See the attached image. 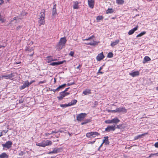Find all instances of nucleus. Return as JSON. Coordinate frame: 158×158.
<instances>
[{
  "instance_id": "obj_27",
  "label": "nucleus",
  "mask_w": 158,
  "mask_h": 158,
  "mask_svg": "<svg viewBox=\"0 0 158 158\" xmlns=\"http://www.w3.org/2000/svg\"><path fill=\"white\" fill-rule=\"evenodd\" d=\"M8 156L5 152H3L0 155V158H8Z\"/></svg>"
},
{
  "instance_id": "obj_49",
  "label": "nucleus",
  "mask_w": 158,
  "mask_h": 158,
  "mask_svg": "<svg viewBox=\"0 0 158 158\" xmlns=\"http://www.w3.org/2000/svg\"><path fill=\"white\" fill-rule=\"evenodd\" d=\"M22 27V26H18L17 27V30H19V29H20V28Z\"/></svg>"
},
{
  "instance_id": "obj_53",
  "label": "nucleus",
  "mask_w": 158,
  "mask_h": 158,
  "mask_svg": "<svg viewBox=\"0 0 158 158\" xmlns=\"http://www.w3.org/2000/svg\"><path fill=\"white\" fill-rule=\"evenodd\" d=\"M4 2L3 0H0V5H1Z\"/></svg>"
},
{
  "instance_id": "obj_2",
  "label": "nucleus",
  "mask_w": 158,
  "mask_h": 158,
  "mask_svg": "<svg viewBox=\"0 0 158 158\" xmlns=\"http://www.w3.org/2000/svg\"><path fill=\"white\" fill-rule=\"evenodd\" d=\"M45 14L44 10L42 11L40 13V16L39 19L38 24L39 26L42 25H44L45 23L44 18Z\"/></svg>"
},
{
  "instance_id": "obj_26",
  "label": "nucleus",
  "mask_w": 158,
  "mask_h": 158,
  "mask_svg": "<svg viewBox=\"0 0 158 158\" xmlns=\"http://www.w3.org/2000/svg\"><path fill=\"white\" fill-rule=\"evenodd\" d=\"M119 42V40H116L114 42H112L111 43L110 45L112 47H113L114 46L118 44Z\"/></svg>"
},
{
  "instance_id": "obj_36",
  "label": "nucleus",
  "mask_w": 158,
  "mask_h": 158,
  "mask_svg": "<svg viewBox=\"0 0 158 158\" xmlns=\"http://www.w3.org/2000/svg\"><path fill=\"white\" fill-rule=\"evenodd\" d=\"M103 18L102 16H98L97 17L96 19L97 21H99L102 20Z\"/></svg>"
},
{
  "instance_id": "obj_15",
  "label": "nucleus",
  "mask_w": 158,
  "mask_h": 158,
  "mask_svg": "<svg viewBox=\"0 0 158 158\" xmlns=\"http://www.w3.org/2000/svg\"><path fill=\"white\" fill-rule=\"evenodd\" d=\"M117 109L118 113H126L127 112V110L124 107H117Z\"/></svg>"
},
{
  "instance_id": "obj_12",
  "label": "nucleus",
  "mask_w": 158,
  "mask_h": 158,
  "mask_svg": "<svg viewBox=\"0 0 158 158\" xmlns=\"http://www.w3.org/2000/svg\"><path fill=\"white\" fill-rule=\"evenodd\" d=\"M66 84H63L59 86L56 89H50V91H53L54 92H55L56 91H58L59 90L62 89L64 88L66 86Z\"/></svg>"
},
{
  "instance_id": "obj_63",
  "label": "nucleus",
  "mask_w": 158,
  "mask_h": 158,
  "mask_svg": "<svg viewBox=\"0 0 158 158\" xmlns=\"http://www.w3.org/2000/svg\"><path fill=\"white\" fill-rule=\"evenodd\" d=\"M4 47V46H0V48H1V47Z\"/></svg>"
},
{
  "instance_id": "obj_51",
  "label": "nucleus",
  "mask_w": 158,
  "mask_h": 158,
  "mask_svg": "<svg viewBox=\"0 0 158 158\" xmlns=\"http://www.w3.org/2000/svg\"><path fill=\"white\" fill-rule=\"evenodd\" d=\"M69 89V87L66 88L64 90V91H63L65 92H67L66 91H67Z\"/></svg>"
},
{
  "instance_id": "obj_30",
  "label": "nucleus",
  "mask_w": 158,
  "mask_h": 158,
  "mask_svg": "<svg viewBox=\"0 0 158 158\" xmlns=\"http://www.w3.org/2000/svg\"><path fill=\"white\" fill-rule=\"evenodd\" d=\"M95 38V35H92L91 36H90V37H88V38H87V39H83L82 40H83V41H85V40H86V41L90 40L92 39H93V38Z\"/></svg>"
},
{
  "instance_id": "obj_47",
  "label": "nucleus",
  "mask_w": 158,
  "mask_h": 158,
  "mask_svg": "<svg viewBox=\"0 0 158 158\" xmlns=\"http://www.w3.org/2000/svg\"><path fill=\"white\" fill-rule=\"evenodd\" d=\"M82 65L81 64H79L77 68L76 69H79V70H80V68L81 67Z\"/></svg>"
},
{
  "instance_id": "obj_57",
  "label": "nucleus",
  "mask_w": 158,
  "mask_h": 158,
  "mask_svg": "<svg viewBox=\"0 0 158 158\" xmlns=\"http://www.w3.org/2000/svg\"><path fill=\"white\" fill-rule=\"evenodd\" d=\"M60 131H58V132H52L51 134L52 133H55V134H56V133H58Z\"/></svg>"
},
{
  "instance_id": "obj_20",
  "label": "nucleus",
  "mask_w": 158,
  "mask_h": 158,
  "mask_svg": "<svg viewBox=\"0 0 158 158\" xmlns=\"http://www.w3.org/2000/svg\"><path fill=\"white\" fill-rule=\"evenodd\" d=\"M82 93L85 95L90 94L91 93V90L89 89H86L83 91Z\"/></svg>"
},
{
  "instance_id": "obj_7",
  "label": "nucleus",
  "mask_w": 158,
  "mask_h": 158,
  "mask_svg": "<svg viewBox=\"0 0 158 158\" xmlns=\"http://www.w3.org/2000/svg\"><path fill=\"white\" fill-rule=\"evenodd\" d=\"M86 115L85 113H81L79 114L77 117V120L80 121L83 120Z\"/></svg>"
},
{
  "instance_id": "obj_22",
  "label": "nucleus",
  "mask_w": 158,
  "mask_h": 158,
  "mask_svg": "<svg viewBox=\"0 0 158 158\" xmlns=\"http://www.w3.org/2000/svg\"><path fill=\"white\" fill-rule=\"evenodd\" d=\"M104 139L102 144L105 143L106 145H109L110 142L109 141L108 137V136H105L104 137Z\"/></svg>"
},
{
  "instance_id": "obj_58",
  "label": "nucleus",
  "mask_w": 158,
  "mask_h": 158,
  "mask_svg": "<svg viewBox=\"0 0 158 158\" xmlns=\"http://www.w3.org/2000/svg\"><path fill=\"white\" fill-rule=\"evenodd\" d=\"M3 134V132H1L0 133V137L2 136V135Z\"/></svg>"
},
{
  "instance_id": "obj_42",
  "label": "nucleus",
  "mask_w": 158,
  "mask_h": 158,
  "mask_svg": "<svg viewBox=\"0 0 158 158\" xmlns=\"http://www.w3.org/2000/svg\"><path fill=\"white\" fill-rule=\"evenodd\" d=\"M103 69V68H102V67H101L98 71V73H100V74H103V72H101V70L102 69Z\"/></svg>"
},
{
  "instance_id": "obj_19",
  "label": "nucleus",
  "mask_w": 158,
  "mask_h": 158,
  "mask_svg": "<svg viewBox=\"0 0 158 158\" xmlns=\"http://www.w3.org/2000/svg\"><path fill=\"white\" fill-rule=\"evenodd\" d=\"M138 28V26H137L135 27L134 28L130 30L128 32V34L129 35H132L134 33L135 31L137 30Z\"/></svg>"
},
{
  "instance_id": "obj_32",
  "label": "nucleus",
  "mask_w": 158,
  "mask_h": 158,
  "mask_svg": "<svg viewBox=\"0 0 158 158\" xmlns=\"http://www.w3.org/2000/svg\"><path fill=\"white\" fill-rule=\"evenodd\" d=\"M78 3L77 2H75L74 3V4L73 6V8L74 9H77L79 8V6L78 5Z\"/></svg>"
},
{
  "instance_id": "obj_18",
  "label": "nucleus",
  "mask_w": 158,
  "mask_h": 158,
  "mask_svg": "<svg viewBox=\"0 0 158 158\" xmlns=\"http://www.w3.org/2000/svg\"><path fill=\"white\" fill-rule=\"evenodd\" d=\"M65 62H66V61L65 60H64L63 61H61L53 62H52V63H51V64H50V65H52V66L58 65L62 64Z\"/></svg>"
},
{
  "instance_id": "obj_40",
  "label": "nucleus",
  "mask_w": 158,
  "mask_h": 158,
  "mask_svg": "<svg viewBox=\"0 0 158 158\" xmlns=\"http://www.w3.org/2000/svg\"><path fill=\"white\" fill-rule=\"evenodd\" d=\"M105 122L107 124H111L112 123V119L111 120H107L105 121Z\"/></svg>"
},
{
  "instance_id": "obj_59",
  "label": "nucleus",
  "mask_w": 158,
  "mask_h": 158,
  "mask_svg": "<svg viewBox=\"0 0 158 158\" xmlns=\"http://www.w3.org/2000/svg\"><path fill=\"white\" fill-rule=\"evenodd\" d=\"M54 80V83H55L56 82V79L55 78L53 79Z\"/></svg>"
},
{
  "instance_id": "obj_44",
  "label": "nucleus",
  "mask_w": 158,
  "mask_h": 158,
  "mask_svg": "<svg viewBox=\"0 0 158 158\" xmlns=\"http://www.w3.org/2000/svg\"><path fill=\"white\" fill-rule=\"evenodd\" d=\"M103 144H102V143L100 145L99 147L98 148V151L100 152H101L102 151L101 150L100 148H101V147L102 146Z\"/></svg>"
},
{
  "instance_id": "obj_21",
  "label": "nucleus",
  "mask_w": 158,
  "mask_h": 158,
  "mask_svg": "<svg viewBox=\"0 0 158 158\" xmlns=\"http://www.w3.org/2000/svg\"><path fill=\"white\" fill-rule=\"evenodd\" d=\"M148 132H146L143 134H142L141 135H138L136 136H135L134 137V140H137L138 139H140L142 138L143 136H144L145 135H148Z\"/></svg>"
},
{
  "instance_id": "obj_16",
  "label": "nucleus",
  "mask_w": 158,
  "mask_h": 158,
  "mask_svg": "<svg viewBox=\"0 0 158 158\" xmlns=\"http://www.w3.org/2000/svg\"><path fill=\"white\" fill-rule=\"evenodd\" d=\"M129 74L132 77H134L135 76H138L139 75V71H134L131 73H130Z\"/></svg>"
},
{
  "instance_id": "obj_54",
  "label": "nucleus",
  "mask_w": 158,
  "mask_h": 158,
  "mask_svg": "<svg viewBox=\"0 0 158 158\" xmlns=\"http://www.w3.org/2000/svg\"><path fill=\"white\" fill-rule=\"evenodd\" d=\"M35 82V80H33V81H31V82H29V85H31L32 83H33V82Z\"/></svg>"
},
{
  "instance_id": "obj_33",
  "label": "nucleus",
  "mask_w": 158,
  "mask_h": 158,
  "mask_svg": "<svg viewBox=\"0 0 158 158\" xmlns=\"http://www.w3.org/2000/svg\"><path fill=\"white\" fill-rule=\"evenodd\" d=\"M146 33V31H144L142 32L140 34H138L136 36V37H141L142 36H143V35H145Z\"/></svg>"
},
{
  "instance_id": "obj_34",
  "label": "nucleus",
  "mask_w": 158,
  "mask_h": 158,
  "mask_svg": "<svg viewBox=\"0 0 158 158\" xmlns=\"http://www.w3.org/2000/svg\"><path fill=\"white\" fill-rule=\"evenodd\" d=\"M107 111L108 112L114 113L118 112L117 108H116V109L114 110H107Z\"/></svg>"
},
{
  "instance_id": "obj_13",
  "label": "nucleus",
  "mask_w": 158,
  "mask_h": 158,
  "mask_svg": "<svg viewBox=\"0 0 158 158\" xmlns=\"http://www.w3.org/2000/svg\"><path fill=\"white\" fill-rule=\"evenodd\" d=\"M105 57L103 54V52H102L98 54L96 57V59L98 61H100L102 60Z\"/></svg>"
},
{
  "instance_id": "obj_46",
  "label": "nucleus",
  "mask_w": 158,
  "mask_h": 158,
  "mask_svg": "<svg viewBox=\"0 0 158 158\" xmlns=\"http://www.w3.org/2000/svg\"><path fill=\"white\" fill-rule=\"evenodd\" d=\"M26 87V86L24 84H23V85L20 87V89H24Z\"/></svg>"
},
{
  "instance_id": "obj_64",
  "label": "nucleus",
  "mask_w": 158,
  "mask_h": 158,
  "mask_svg": "<svg viewBox=\"0 0 158 158\" xmlns=\"http://www.w3.org/2000/svg\"><path fill=\"white\" fill-rule=\"evenodd\" d=\"M115 19V18H114V17H113V18H112V19Z\"/></svg>"
},
{
  "instance_id": "obj_45",
  "label": "nucleus",
  "mask_w": 158,
  "mask_h": 158,
  "mask_svg": "<svg viewBox=\"0 0 158 158\" xmlns=\"http://www.w3.org/2000/svg\"><path fill=\"white\" fill-rule=\"evenodd\" d=\"M25 154L24 152L23 151H21L19 153V155L22 156H23V155Z\"/></svg>"
},
{
  "instance_id": "obj_52",
  "label": "nucleus",
  "mask_w": 158,
  "mask_h": 158,
  "mask_svg": "<svg viewBox=\"0 0 158 158\" xmlns=\"http://www.w3.org/2000/svg\"><path fill=\"white\" fill-rule=\"evenodd\" d=\"M8 131V130H3L2 131V132H3V133H4L5 134H6L7 132Z\"/></svg>"
},
{
  "instance_id": "obj_56",
  "label": "nucleus",
  "mask_w": 158,
  "mask_h": 158,
  "mask_svg": "<svg viewBox=\"0 0 158 158\" xmlns=\"http://www.w3.org/2000/svg\"><path fill=\"white\" fill-rule=\"evenodd\" d=\"M44 83V81H40L39 82V84H42V83Z\"/></svg>"
},
{
  "instance_id": "obj_25",
  "label": "nucleus",
  "mask_w": 158,
  "mask_h": 158,
  "mask_svg": "<svg viewBox=\"0 0 158 158\" xmlns=\"http://www.w3.org/2000/svg\"><path fill=\"white\" fill-rule=\"evenodd\" d=\"M150 58L148 56H146L144 58L143 61V63L144 64L146 62L149 61L151 60Z\"/></svg>"
},
{
  "instance_id": "obj_29",
  "label": "nucleus",
  "mask_w": 158,
  "mask_h": 158,
  "mask_svg": "<svg viewBox=\"0 0 158 158\" xmlns=\"http://www.w3.org/2000/svg\"><path fill=\"white\" fill-rule=\"evenodd\" d=\"M77 102V101L76 100L74 99L71 101L69 103V106L74 105L76 104Z\"/></svg>"
},
{
  "instance_id": "obj_8",
  "label": "nucleus",
  "mask_w": 158,
  "mask_h": 158,
  "mask_svg": "<svg viewBox=\"0 0 158 158\" xmlns=\"http://www.w3.org/2000/svg\"><path fill=\"white\" fill-rule=\"evenodd\" d=\"M116 129L115 126L114 125H109L107 127L105 128V131L106 132H110L111 131H114Z\"/></svg>"
},
{
  "instance_id": "obj_11",
  "label": "nucleus",
  "mask_w": 158,
  "mask_h": 158,
  "mask_svg": "<svg viewBox=\"0 0 158 158\" xmlns=\"http://www.w3.org/2000/svg\"><path fill=\"white\" fill-rule=\"evenodd\" d=\"M15 73H12L10 74L6 75H3L0 77V78L3 79V78H5L6 79H11V78L14 77L15 76Z\"/></svg>"
},
{
  "instance_id": "obj_43",
  "label": "nucleus",
  "mask_w": 158,
  "mask_h": 158,
  "mask_svg": "<svg viewBox=\"0 0 158 158\" xmlns=\"http://www.w3.org/2000/svg\"><path fill=\"white\" fill-rule=\"evenodd\" d=\"M74 52L73 51H71L69 54V55L71 56H74Z\"/></svg>"
},
{
  "instance_id": "obj_28",
  "label": "nucleus",
  "mask_w": 158,
  "mask_h": 158,
  "mask_svg": "<svg viewBox=\"0 0 158 158\" xmlns=\"http://www.w3.org/2000/svg\"><path fill=\"white\" fill-rule=\"evenodd\" d=\"M114 10L111 8H109L106 11V14H111L114 12Z\"/></svg>"
},
{
  "instance_id": "obj_5",
  "label": "nucleus",
  "mask_w": 158,
  "mask_h": 158,
  "mask_svg": "<svg viewBox=\"0 0 158 158\" xmlns=\"http://www.w3.org/2000/svg\"><path fill=\"white\" fill-rule=\"evenodd\" d=\"M70 94L69 92H65L63 91L60 92V96L57 97V98L59 100H62L65 97Z\"/></svg>"
},
{
  "instance_id": "obj_61",
  "label": "nucleus",
  "mask_w": 158,
  "mask_h": 158,
  "mask_svg": "<svg viewBox=\"0 0 158 158\" xmlns=\"http://www.w3.org/2000/svg\"><path fill=\"white\" fill-rule=\"evenodd\" d=\"M16 18H16V17H15V18H14V20H15L16 19Z\"/></svg>"
},
{
  "instance_id": "obj_62",
  "label": "nucleus",
  "mask_w": 158,
  "mask_h": 158,
  "mask_svg": "<svg viewBox=\"0 0 158 158\" xmlns=\"http://www.w3.org/2000/svg\"><path fill=\"white\" fill-rule=\"evenodd\" d=\"M19 102L20 103H22L23 102V101H19Z\"/></svg>"
},
{
  "instance_id": "obj_35",
  "label": "nucleus",
  "mask_w": 158,
  "mask_h": 158,
  "mask_svg": "<svg viewBox=\"0 0 158 158\" xmlns=\"http://www.w3.org/2000/svg\"><path fill=\"white\" fill-rule=\"evenodd\" d=\"M90 121H91L90 120L88 119H87L86 120H85V122L82 123H81V124L82 125H83L84 124H85L87 123L90 122Z\"/></svg>"
},
{
  "instance_id": "obj_23",
  "label": "nucleus",
  "mask_w": 158,
  "mask_h": 158,
  "mask_svg": "<svg viewBox=\"0 0 158 158\" xmlns=\"http://www.w3.org/2000/svg\"><path fill=\"white\" fill-rule=\"evenodd\" d=\"M120 121L117 117H115L112 119V123L115 124L118 123Z\"/></svg>"
},
{
  "instance_id": "obj_50",
  "label": "nucleus",
  "mask_w": 158,
  "mask_h": 158,
  "mask_svg": "<svg viewBox=\"0 0 158 158\" xmlns=\"http://www.w3.org/2000/svg\"><path fill=\"white\" fill-rule=\"evenodd\" d=\"M74 84V82H73V83H68L66 85H67V86H69L70 85H72L73 84Z\"/></svg>"
},
{
  "instance_id": "obj_31",
  "label": "nucleus",
  "mask_w": 158,
  "mask_h": 158,
  "mask_svg": "<svg viewBox=\"0 0 158 158\" xmlns=\"http://www.w3.org/2000/svg\"><path fill=\"white\" fill-rule=\"evenodd\" d=\"M116 2L118 5H122L124 3V0H116Z\"/></svg>"
},
{
  "instance_id": "obj_24",
  "label": "nucleus",
  "mask_w": 158,
  "mask_h": 158,
  "mask_svg": "<svg viewBox=\"0 0 158 158\" xmlns=\"http://www.w3.org/2000/svg\"><path fill=\"white\" fill-rule=\"evenodd\" d=\"M56 4L54 5L52 10V15L53 16L55 15L56 14H57L56 11Z\"/></svg>"
},
{
  "instance_id": "obj_60",
  "label": "nucleus",
  "mask_w": 158,
  "mask_h": 158,
  "mask_svg": "<svg viewBox=\"0 0 158 158\" xmlns=\"http://www.w3.org/2000/svg\"><path fill=\"white\" fill-rule=\"evenodd\" d=\"M156 90H158V86L156 87Z\"/></svg>"
},
{
  "instance_id": "obj_4",
  "label": "nucleus",
  "mask_w": 158,
  "mask_h": 158,
  "mask_svg": "<svg viewBox=\"0 0 158 158\" xmlns=\"http://www.w3.org/2000/svg\"><path fill=\"white\" fill-rule=\"evenodd\" d=\"M49 144V141L47 140H44L40 143H36V145L40 147H44Z\"/></svg>"
},
{
  "instance_id": "obj_39",
  "label": "nucleus",
  "mask_w": 158,
  "mask_h": 158,
  "mask_svg": "<svg viewBox=\"0 0 158 158\" xmlns=\"http://www.w3.org/2000/svg\"><path fill=\"white\" fill-rule=\"evenodd\" d=\"M113 56V54L111 52H109L107 55V57L109 58H112Z\"/></svg>"
},
{
  "instance_id": "obj_41",
  "label": "nucleus",
  "mask_w": 158,
  "mask_h": 158,
  "mask_svg": "<svg viewBox=\"0 0 158 158\" xmlns=\"http://www.w3.org/2000/svg\"><path fill=\"white\" fill-rule=\"evenodd\" d=\"M157 154H158V152H157V153H156L150 154L149 156L148 157H147V158H150L153 156H155L156 155H157Z\"/></svg>"
},
{
  "instance_id": "obj_55",
  "label": "nucleus",
  "mask_w": 158,
  "mask_h": 158,
  "mask_svg": "<svg viewBox=\"0 0 158 158\" xmlns=\"http://www.w3.org/2000/svg\"><path fill=\"white\" fill-rule=\"evenodd\" d=\"M95 142V141H91V142H90L89 143H89H90V144H93Z\"/></svg>"
},
{
  "instance_id": "obj_6",
  "label": "nucleus",
  "mask_w": 158,
  "mask_h": 158,
  "mask_svg": "<svg viewBox=\"0 0 158 158\" xmlns=\"http://www.w3.org/2000/svg\"><path fill=\"white\" fill-rule=\"evenodd\" d=\"M34 47H31L29 46H27L25 50V51L28 53H31V54H30L29 55L31 56H32L34 53Z\"/></svg>"
},
{
  "instance_id": "obj_9",
  "label": "nucleus",
  "mask_w": 158,
  "mask_h": 158,
  "mask_svg": "<svg viewBox=\"0 0 158 158\" xmlns=\"http://www.w3.org/2000/svg\"><path fill=\"white\" fill-rule=\"evenodd\" d=\"M12 144V142L10 141H8L6 142L5 144H2V145L3 148L9 149L11 147Z\"/></svg>"
},
{
  "instance_id": "obj_1",
  "label": "nucleus",
  "mask_w": 158,
  "mask_h": 158,
  "mask_svg": "<svg viewBox=\"0 0 158 158\" xmlns=\"http://www.w3.org/2000/svg\"><path fill=\"white\" fill-rule=\"evenodd\" d=\"M67 41V40L65 37L61 38L56 46L57 49L58 50H60L62 49L65 47Z\"/></svg>"
},
{
  "instance_id": "obj_48",
  "label": "nucleus",
  "mask_w": 158,
  "mask_h": 158,
  "mask_svg": "<svg viewBox=\"0 0 158 158\" xmlns=\"http://www.w3.org/2000/svg\"><path fill=\"white\" fill-rule=\"evenodd\" d=\"M155 147L156 148H158V142L154 144Z\"/></svg>"
},
{
  "instance_id": "obj_14",
  "label": "nucleus",
  "mask_w": 158,
  "mask_h": 158,
  "mask_svg": "<svg viewBox=\"0 0 158 158\" xmlns=\"http://www.w3.org/2000/svg\"><path fill=\"white\" fill-rule=\"evenodd\" d=\"M88 2L89 6L93 8L94 5V0H88Z\"/></svg>"
},
{
  "instance_id": "obj_10",
  "label": "nucleus",
  "mask_w": 158,
  "mask_h": 158,
  "mask_svg": "<svg viewBox=\"0 0 158 158\" xmlns=\"http://www.w3.org/2000/svg\"><path fill=\"white\" fill-rule=\"evenodd\" d=\"M52 151H50L51 153H57L61 152L62 151V148H58L56 147L52 149Z\"/></svg>"
},
{
  "instance_id": "obj_17",
  "label": "nucleus",
  "mask_w": 158,
  "mask_h": 158,
  "mask_svg": "<svg viewBox=\"0 0 158 158\" xmlns=\"http://www.w3.org/2000/svg\"><path fill=\"white\" fill-rule=\"evenodd\" d=\"M99 42H98L97 41H96L93 40L92 41H91L89 43H85V44L87 45H90L91 46H95L98 45Z\"/></svg>"
},
{
  "instance_id": "obj_38",
  "label": "nucleus",
  "mask_w": 158,
  "mask_h": 158,
  "mask_svg": "<svg viewBox=\"0 0 158 158\" xmlns=\"http://www.w3.org/2000/svg\"><path fill=\"white\" fill-rule=\"evenodd\" d=\"M60 106L61 107L64 108V107H68L69 106V103H68V104H60Z\"/></svg>"
},
{
  "instance_id": "obj_3",
  "label": "nucleus",
  "mask_w": 158,
  "mask_h": 158,
  "mask_svg": "<svg viewBox=\"0 0 158 158\" xmlns=\"http://www.w3.org/2000/svg\"><path fill=\"white\" fill-rule=\"evenodd\" d=\"M100 135V134L97 132H90L87 133L86 134V136L88 138H89L91 136L94 138L96 137V136H98Z\"/></svg>"
},
{
  "instance_id": "obj_37",
  "label": "nucleus",
  "mask_w": 158,
  "mask_h": 158,
  "mask_svg": "<svg viewBox=\"0 0 158 158\" xmlns=\"http://www.w3.org/2000/svg\"><path fill=\"white\" fill-rule=\"evenodd\" d=\"M23 84L26 86V87H27L29 85V82L28 81H26Z\"/></svg>"
}]
</instances>
